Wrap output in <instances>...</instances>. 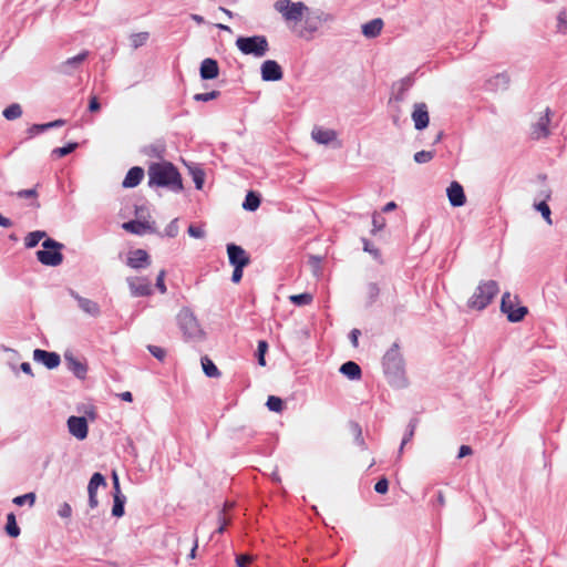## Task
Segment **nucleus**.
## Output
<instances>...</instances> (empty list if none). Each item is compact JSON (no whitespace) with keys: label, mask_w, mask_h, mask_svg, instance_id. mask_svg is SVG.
<instances>
[{"label":"nucleus","mask_w":567,"mask_h":567,"mask_svg":"<svg viewBox=\"0 0 567 567\" xmlns=\"http://www.w3.org/2000/svg\"><path fill=\"white\" fill-rule=\"evenodd\" d=\"M165 152V145L163 143H156L147 145L143 148V153L153 158H163Z\"/></svg>","instance_id":"nucleus-30"},{"label":"nucleus","mask_w":567,"mask_h":567,"mask_svg":"<svg viewBox=\"0 0 567 567\" xmlns=\"http://www.w3.org/2000/svg\"><path fill=\"white\" fill-rule=\"evenodd\" d=\"M267 350H268L267 341H265V340L258 341L257 358H258V363L261 367L266 365L265 354H266Z\"/></svg>","instance_id":"nucleus-46"},{"label":"nucleus","mask_w":567,"mask_h":567,"mask_svg":"<svg viewBox=\"0 0 567 567\" xmlns=\"http://www.w3.org/2000/svg\"><path fill=\"white\" fill-rule=\"evenodd\" d=\"M14 195L18 198H31V199H34V202L31 205L33 207H35V208L40 207V203L37 200V198H38V189H37V187H33V188H30V189H21V190L14 193Z\"/></svg>","instance_id":"nucleus-37"},{"label":"nucleus","mask_w":567,"mask_h":567,"mask_svg":"<svg viewBox=\"0 0 567 567\" xmlns=\"http://www.w3.org/2000/svg\"><path fill=\"white\" fill-rule=\"evenodd\" d=\"M78 147V143H69L65 146L56 147L52 151V155L56 158L64 157Z\"/></svg>","instance_id":"nucleus-43"},{"label":"nucleus","mask_w":567,"mask_h":567,"mask_svg":"<svg viewBox=\"0 0 567 567\" xmlns=\"http://www.w3.org/2000/svg\"><path fill=\"white\" fill-rule=\"evenodd\" d=\"M147 349L152 355H154L159 361H163L166 358V350L161 347L148 346Z\"/></svg>","instance_id":"nucleus-52"},{"label":"nucleus","mask_w":567,"mask_h":567,"mask_svg":"<svg viewBox=\"0 0 567 567\" xmlns=\"http://www.w3.org/2000/svg\"><path fill=\"white\" fill-rule=\"evenodd\" d=\"M236 47L246 55L262 58L269 50V43L265 35L238 37Z\"/></svg>","instance_id":"nucleus-5"},{"label":"nucleus","mask_w":567,"mask_h":567,"mask_svg":"<svg viewBox=\"0 0 567 567\" xmlns=\"http://www.w3.org/2000/svg\"><path fill=\"white\" fill-rule=\"evenodd\" d=\"M187 233L190 237L197 238V239H202L206 235V233L202 226H197V225H193V224L188 226Z\"/></svg>","instance_id":"nucleus-49"},{"label":"nucleus","mask_w":567,"mask_h":567,"mask_svg":"<svg viewBox=\"0 0 567 567\" xmlns=\"http://www.w3.org/2000/svg\"><path fill=\"white\" fill-rule=\"evenodd\" d=\"M100 109H101V104H100L97 97L96 96H92L90 99V103H89V111L90 112H97V111H100Z\"/></svg>","instance_id":"nucleus-62"},{"label":"nucleus","mask_w":567,"mask_h":567,"mask_svg":"<svg viewBox=\"0 0 567 567\" xmlns=\"http://www.w3.org/2000/svg\"><path fill=\"white\" fill-rule=\"evenodd\" d=\"M274 7L282 14L285 20L293 22H299L302 19L303 11L308 9L305 3L291 2L290 0H278Z\"/></svg>","instance_id":"nucleus-8"},{"label":"nucleus","mask_w":567,"mask_h":567,"mask_svg":"<svg viewBox=\"0 0 567 567\" xmlns=\"http://www.w3.org/2000/svg\"><path fill=\"white\" fill-rule=\"evenodd\" d=\"M177 221L178 219L175 218L173 219L165 228V236L167 237H171V238H174L177 236L178 234V225H177Z\"/></svg>","instance_id":"nucleus-51"},{"label":"nucleus","mask_w":567,"mask_h":567,"mask_svg":"<svg viewBox=\"0 0 567 567\" xmlns=\"http://www.w3.org/2000/svg\"><path fill=\"white\" fill-rule=\"evenodd\" d=\"M2 114L7 120L13 121L22 115V107L18 103H12L3 110Z\"/></svg>","instance_id":"nucleus-35"},{"label":"nucleus","mask_w":567,"mask_h":567,"mask_svg":"<svg viewBox=\"0 0 567 567\" xmlns=\"http://www.w3.org/2000/svg\"><path fill=\"white\" fill-rule=\"evenodd\" d=\"M550 110L547 107L545 114L533 125L530 135L534 140H540L549 135Z\"/></svg>","instance_id":"nucleus-15"},{"label":"nucleus","mask_w":567,"mask_h":567,"mask_svg":"<svg viewBox=\"0 0 567 567\" xmlns=\"http://www.w3.org/2000/svg\"><path fill=\"white\" fill-rule=\"evenodd\" d=\"M143 177L144 169L140 166H134L127 172L122 185L125 188L136 187L142 182Z\"/></svg>","instance_id":"nucleus-26"},{"label":"nucleus","mask_w":567,"mask_h":567,"mask_svg":"<svg viewBox=\"0 0 567 567\" xmlns=\"http://www.w3.org/2000/svg\"><path fill=\"white\" fill-rule=\"evenodd\" d=\"M105 477L101 473H94L89 482L87 485V493H89V506L91 508H95L99 505L97 501V488L100 486H105Z\"/></svg>","instance_id":"nucleus-14"},{"label":"nucleus","mask_w":567,"mask_h":567,"mask_svg":"<svg viewBox=\"0 0 567 567\" xmlns=\"http://www.w3.org/2000/svg\"><path fill=\"white\" fill-rule=\"evenodd\" d=\"M360 334H361V331L359 329H352L349 334L350 341L354 348H357L359 344L358 340H359Z\"/></svg>","instance_id":"nucleus-61"},{"label":"nucleus","mask_w":567,"mask_h":567,"mask_svg":"<svg viewBox=\"0 0 567 567\" xmlns=\"http://www.w3.org/2000/svg\"><path fill=\"white\" fill-rule=\"evenodd\" d=\"M557 30L563 33L567 30V17L565 11H560L557 17Z\"/></svg>","instance_id":"nucleus-53"},{"label":"nucleus","mask_w":567,"mask_h":567,"mask_svg":"<svg viewBox=\"0 0 567 567\" xmlns=\"http://www.w3.org/2000/svg\"><path fill=\"white\" fill-rule=\"evenodd\" d=\"M311 136L318 144L322 145H328L337 140L336 131L321 127H315Z\"/></svg>","instance_id":"nucleus-25"},{"label":"nucleus","mask_w":567,"mask_h":567,"mask_svg":"<svg viewBox=\"0 0 567 567\" xmlns=\"http://www.w3.org/2000/svg\"><path fill=\"white\" fill-rule=\"evenodd\" d=\"M412 120L417 131H422L429 125V112L425 103H416L412 112Z\"/></svg>","instance_id":"nucleus-18"},{"label":"nucleus","mask_w":567,"mask_h":567,"mask_svg":"<svg viewBox=\"0 0 567 567\" xmlns=\"http://www.w3.org/2000/svg\"><path fill=\"white\" fill-rule=\"evenodd\" d=\"M312 295L305 292L290 296V301L296 306H307L312 302Z\"/></svg>","instance_id":"nucleus-41"},{"label":"nucleus","mask_w":567,"mask_h":567,"mask_svg":"<svg viewBox=\"0 0 567 567\" xmlns=\"http://www.w3.org/2000/svg\"><path fill=\"white\" fill-rule=\"evenodd\" d=\"M58 514L62 518H69L72 515V508L70 504L63 503L62 505H60Z\"/></svg>","instance_id":"nucleus-56"},{"label":"nucleus","mask_w":567,"mask_h":567,"mask_svg":"<svg viewBox=\"0 0 567 567\" xmlns=\"http://www.w3.org/2000/svg\"><path fill=\"white\" fill-rule=\"evenodd\" d=\"M202 367L204 373L209 378H217L220 374L215 363L208 357L202 358Z\"/></svg>","instance_id":"nucleus-33"},{"label":"nucleus","mask_w":567,"mask_h":567,"mask_svg":"<svg viewBox=\"0 0 567 567\" xmlns=\"http://www.w3.org/2000/svg\"><path fill=\"white\" fill-rule=\"evenodd\" d=\"M339 371L350 380H359L362 375L360 365L354 361L344 362Z\"/></svg>","instance_id":"nucleus-28"},{"label":"nucleus","mask_w":567,"mask_h":567,"mask_svg":"<svg viewBox=\"0 0 567 567\" xmlns=\"http://www.w3.org/2000/svg\"><path fill=\"white\" fill-rule=\"evenodd\" d=\"M380 288L375 282H369L365 287V295L368 299V306H371L379 297Z\"/></svg>","instance_id":"nucleus-39"},{"label":"nucleus","mask_w":567,"mask_h":567,"mask_svg":"<svg viewBox=\"0 0 567 567\" xmlns=\"http://www.w3.org/2000/svg\"><path fill=\"white\" fill-rule=\"evenodd\" d=\"M44 131H47L45 124H33L31 127L28 128V134L30 136H33V135L42 133Z\"/></svg>","instance_id":"nucleus-59"},{"label":"nucleus","mask_w":567,"mask_h":567,"mask_svg":"<svg viewBox=\"0 0 567 567\" xmlns=\"http://www.w3.org/2000/svg\"><path fill=\"white\" fill-rule=\"evenodd\" d=\"M498 292V284L495 280L481 282L473 296L468 299L467 306L472 309L483 310Z\"/></svg>","instance_id":"nucleus-3"},{"label":"nucleus","mask_w":567,"mask_h":567,"mask_svg":"<svg viewBox=\"0 0 567 567\" xmlns=\"http://www.w3.org/2000/svg\"><path fill=\"white\" fill-rule=\"evenodd\" d=\"M351 433L354 435V442L361 450H367V444L362 435V429L359 423L350 422L349 424Z\"/></svg>","instance_id":"nucleus-32"},{"label":"nucleus","mask_w":567,"mask_h":567,"mask_svg":"<svg viewBox=\"0 0 567 567\" xmlns=\"http://www.w3.org/2000/svg\"><path fill=\"white\" fill-rule=\"evenodd\" d=\"M64 360L68 365V369L80 380L85 379L87 367L85 363L78 360L73 353L65 352L64 353Z\"/></svg>","instance_id":"nucleus-20"},{"label":"nucleus","mask_w":567,"mask_h":567,"mask_svg":"<svg viewBox=\"0 0 567 567\" xmlns=\"http://www.w3.org/2000/svg\"><path fill=\"white\" fill-rule=\"evenodd\" d=\"M511 78L507 72L493 75L485 82V89L491 92L505 91L508 89Z\"/></svg>","instance_id":"nucleus-17"},{"label":"nucleus","mask_w":567,"mask_h":567,"mask_svg":"<svg viewBox=\"0 0 567 567\" xmlns=\"http://www.w3.org/2000/svg\"><path fill=\"white\" fill-rule=\"evenodd\" d=\"M45 237L47 233L43 230L31 231L24 238V246L27 248H33L40 243L41 239Z\"/></svg>","instance_id":"nucleus-31"},{"label":"nucleus","mask_w":567,"mask_h":567,"mask_svg":"<svg viewBox=\"0 0 567 567\" xmlns=\"http://www.w3.org/2000/svg\"><path fill=\"white\" fill-rule=\"evenodd\" d=\"M150 256L144 249H135L131 251L127 257V266L133 269L146 268L150 266Z\"/></svg>","instance_id":"nucleus-19"},{"label":"nucleus","mask_w":567,"mask_h":567,"mask_svg":"<svg viewBox=\"0 0 567 567\" xmlns=\"http://www.w3.org/2000/svg\"><path fill=\"white\" fill-rule=\"evenodd\" d=\"M164 278H165V270H161L157 278H156V288L162 292V293H165L166 292V286H165V282H164Z\"/></svg>","instance_id":"nucleus-57"},{"label":"nucleus","mask_w":567,"mask_h":567,"mask_svg":"<svg viewBox=\"0 0 567 567\" xmlns=\"http://www.w3.org/2000/svg\"><path fill=\"white\" fill-rule=\"evenodd\" d=\"M219 66L216 60L207 58L200 63L199 74L203 80H213L218 76Z\"/></svg>","instance_id":"nucleus-24"},{"label":"nucleus","mask_w":567,"mask_h":567,"mask_svg":"<svg viewBox=\"0 0 567 567\" xmlns=\"http://www.w3.org/2000/svg\"><path fill=\"white\" fill-rule=\"evenodd\" d=\"M450 204L453 207H461L465 204L466 197L462 185L457 182H452L446 189Z\"/></svg>","instance_id":"nucleus-21"},{"label":"nucleus","mask_w":567,"mask_h":567,"mask_svg":"<svg viewBox=\"0 0 567 567\" xmlns=\"http://www.w3.org/2000/svg\"><path fill=\"white\" fill-rule=\"evenodd\" d=\"M227 254L229 262L233 266H247L250 261L247 252L238 245L228 244Z\"/></svg>","instance_id":"nucleus-16"},{"label":"nucleus","mask_w":567,"mask_h":567,"mask_svg":"<svg viewBox=\"0 0 567 567\" xmlns=\"http://www.w3.org/2000/svg\"><path fill=\"white\" fill-rule=\"evenodd\" d=\"M251 561V557L249 555H239L236 558V563L238 567H247Z\"/></svg>","instance_id":"nucleus-60"},{"label":"nucleus","mask_w":567,"mask_h":567,"mask_svg":"<svg viewBox=\"0 0 567 567\" xmlns=\"http://www.w3.org/2000/svg\"><path fill=\"white\" fill-rule=\"evenodd\" d=\"M259 205L260 196L252 190L248 192L243 203V208L248 212H255L258 209Z\"/></svg>","instance_id":"nucleus-29"},{"label":"nucleus","mask_w":567,"mask_h":567,"mask_svg":"<svg viewBox=\"0 0 567 567\" xmlns=\"http://www.w3.org/2000/svg\"><path fill=\"white\" fill-rule=\"evenodd\" d=\"M42 247V250L37 251V258L42 265L56 267L62 264L63 255L61 250L64 247L63 244L52 238H45Z\"/></svg>","instance_id":"nucleus-6"},{"label":"nucleus","mask_w":567,"mask_h":567,"mask_svg":"<svg viewBox=\"0 0 567 567\" xmlns=\"http://www.w3.org/2000/svg\"><path fill=\"white\" fill-rule=\"evenodd\" d=\"M133 297H146L152 295L151 280L145 277H130L126 279Z\"/></svg>","instance_id":"nucleus-10"},{"label":"nucleus","mask_w":567,"mask_h":567,"mask_svg":"<svg viewBox=\"0 0 567 567\" xmlns=\"http://www.w3.org/2000/svg\"><path fill=\"white\" fill-rule=\"evenodd\" d=\"M68 429L78 440H84L87 436L89 427L84 416H70L68 419Z\"/></svg>","instance_id":"nucleus-13"},{"label":"nucleus","mask_w":567,"mask_h":567,"mask_svg":"<svg viewBox=\"0 0 567 567\" xmlns=\"http://www.w3.org/2000/svg\"><path fill=\"white\" fill-rule=\"evenodd\" d=\"M177 323L186 341H198L203 339L204 331L196 317L188 308H184L178 312Z\"/></svg>","instance_id":"nucleus-4"},{"label":"nucleus","mask_w":567,"mask_h":567,"mask_svg":"<svg viewBox=\"0 0 567 567\" xmlns=\"http://www.w3.org/2000/svg\"><path fill=\"white\" fill-rule=\"evenodd\" d=\"M435 156V151H420L414 154V161L417 164H426Z\"/></svg>","instance_id":"nucleus-42"},{"label":"nucleus","mask_w":567,"mask_h":567,"mask_svg":"<svg viewBox=\"0 0 567 567\" xmlns=\"http://www.w3.org/2000/svg\"><path fill=\"white\" fill-rule=\"evenodd\" d=\"M147 174L150 187H166L174 193L183 190L182 176L169 162L152 163L148 166Z\"/></svg>","instance_id":"nucleus-1"},{"label":"nucleus","mask_w":567,"mask_h":567,"mask_svg":"<svg viewBox=\"0 0 567 567\" xmlns=\"http://www.w3.org/2000/svg\"><path fill=\"white\" fill-rule=\"evenodd\" d=\"M89 51H82L75 56L69 58L56 66V71L63 75H72L80 70L83 62L87 59Z\"/></svg>","instance_id":"nucleus-9"},{"label":"nucleus","mask_w":567,"mask_h":567,"mask_svg":"<svg viewBox=\"0 0 567 567\" xmlns=\"http://www.w3.org/2000/svg\"><path fill=\"white\" fill-rule=\"evenodd\" d=\"M70 293L78 301V305L83 312H85L92 317L100 316V313H101L100 306L95 301L84 298V297H81L74 290H71Z\"/></svg>","instance_id":"nucleus-22"},{"label":"nucleus","mask_w":567,"mask_h":567,"mask_svg":"<svg viewBox=\"0 0 567 567\" xmlns=\"http://www.w3.org/2000/svg\"><path fill=\"white\" fill-rule=\"evenodd\" d=\"M246 266H234V271H233V276H231V280L233 282H239L241 277H243V269L245 268Z\"/></svg>","instance_id":"nucleus-58"},{"label":"nucleus","mask_w":567,"mask_h":567,"mask_svg":"<svg viewBox=\"0 0 567 567\" xmlns=\"http://www.w3.org/2000/svg\"><path fill=\"white\" fill-rule=\"evenodd\" d=\"M122 227L132 234L135 235H144L145 233H156V228L154 227V223L148 221H140V220H130L122 225Z\"/></svg>","instance_id":"nucleus-23"},{"label":"nucleus","mask_w":567,"mask_h":567,"mask_svg":"<svg viewBox=\"0 0 567 567\" xmlns=\"http://www.w3.org/2000/svg\"><path fill=\"white\" fill-rule=\"evenodd\" d=\"M412 83H413V81L409 76L404 78L400 81V89H399L398 96H396L398 100L403 99L405 91H408L411 87Z\"/></svg>","instance_id":"nucleus-50"},{"label":"nucleus","mask_w":567,"mask_h":567,"mask_svg":"<svg viewBox=\"0 0 567 567\" xmlns=\"http://www.w3.org/2000/svg\"><path fill=\"white\" fill-rule=\"evenodd\" d=\"M416 424H417V420L416 419H412L408 425V430L404 434V437L402 440V443H401V446H400V450H399V454L401 455L402 452H403V447L404 445L413 437L414 435V431L416 429Z\"/></svg>","instance_id":"nucleus-40"},{"label":"nucleus","mask_w":567,"mask_h":567,"mask_svg":"<svg viewBox=\"0 0 567 567\" xmlns=\"http://www.w3.org/2000/svg\"><path fill=\"white\" fill-rule=\"evenodd\" d=\"M362 244H363V250L365 252L371 254L374 258H379L380 257L379 249L374 248L367 238H362Z\"/></svg>","instance_id":"nucleus-55"},{"label":"nucleus","mask_w":567,"mask_h":567,"mask_svg":"<svg viewBox=\"0 0 567 567\" xmlns=\"http://www.w3.org/2000/svg\"><path fill=\"white\" fill-rule=\"evenodd\" d=\"M260 72L261 79L266 82H276L284 78L282 69L275 60L264 61L260 68Z\"/></svg>","instance_id":"nucleus-11"},{"label":"nucleus","mask_w":567,"mask_h":567,"mask_svg":"<svg viewBox=\"0 0 567 567\" xmlns=\"http://www.w3.org/2000/svg\"><path fill=\"white\" fill-rule=\"evenodd\" d=\"M472 453H473V450H472L471 446H468V445H461V447L458 450L457 457L462 458V457L471 455Z\"/></svg>","instance_id":"nucleus-64"},{"label":"nucleus","mask_w":567,"mask_h":567,"mask_svg":"<svg viewBox=\"0 0 567 567\" xmlns=\"http://www.w3.org/2000/svg\"><path fill=\"white\" fill-rule=\"evenodd\" d=\"M389 489V481L385 477L380 478L375 485L374 491L379 494H385Z\"/></svg>","instance_id":"nucleus-54"},{"label":"nucleus","mask_w":567,"mask_h":567,"mask_svg":"<svg viewBox=\"0 0 567 567\" xmlns=\"http://www.w3.org/2000/svg\"><path fill=\"white\" fill-rule=\"evenodd\" d=\"M219 95H220V92L214 90V91H210L207 93H197L194 95V100L197 102H208V101L217 99Z\"/></svg>","instance_id":"nucleus-48"},{"label":"nucleus","mask_w":567,"mask_h":567,"mask_svg":"<svg viewBox=\"0 0 567 567\" xmlns=\"http://www.w3.org/2000/svg\"><path fill=\"white\" fill-rule=\"evenodd\" d=\"M266 405L272 412H281L284 409V401L279 396L270 395Z\"/></svg>","instance_id":"nucleus-44"},{"label":"nucleus","mask_w":567,"mask_h":567,"mask_svg":"<svg viewBox=\"0 0 567 567\" xmlns=\"http://www.w3.org/2000/svg\"><path fill=\"white\" fill-rule=\"evenodd\" d=\"M193 177H194V183L196 185V188L200 189L203 187V184H204V174H203V172L194 173Z\"/></svg>","instance_id":"nucleus-63"},{"label":"nucleus","mask_w":567,"mask_h":567,"mask_svg":"<svg viewBox=\"0 0 567 567\" xmlns=\"http://www.w3.org/2000/svg\"><path fill=\"white\" fill-rule=\"evenodd\" d=\"M383 370L391 384L395 386H403L405 384L404 360L396 342L392 344L383 357Z\"/></svg>","instance_id":"nucleus-2"},{"label":"nucleus","mask_w":567,"mask_h":567,"mask_svg":"<svg viewBox=\"0 0 567 567\" xmlns=\"http://www.w3.org/2000/svg\"><path fill=\"white\" fill-rule=\"evenodd\" d=\"M150 38L148 32H138L134 33L130 37L131 47L133 49H138L140 47L144 45Z\"/></svg>","instance_id":"nucleus-38"},{"label":"nucleus","mask_w":567,"mask_h":567,"mask_svg":"<svg viewBox=\"0 0 567 567\" xmlns=\"http://www.w3.org/2000/svg\"><path fill=\"white\" fill-rule=\"evenodd\" d=\"M33 360L42 363L45 368L53 370L61 363V358L56 352H49L42 349H35L33 351Z\"/></svg>","instance_id":"nucleus-12"},{"label":"nucleus","mask_w":567,"mask_h":567,"mask_svg":"<svg viewBox=\"0 0 567 567\" xmlns=\"http://www.w3.org/2000/svg\"><path fill=\"white\" fill-rule=\"evenodd\" d=\"M535 209L538 210L542 216L544 217V219L550 225L551 224V218H550V208L549 206L547 205V203L545 200L538 203V204H535Z\"/></svg>","instance_id":"nucleus-47"},{"label":"nucleus","mask_w":567,"mask_h":567,"mask_svg":"<svg viewBox=\"0 0 567 567\" xmlns=\"http://www.w3.org/2000/svg\"><path fill=\"white\" fill-rule=\"evenodd\" d=\"M383 20L381 18L372 19L362 24V34L368 39L377 38L383 29Z\"/></svg>","instance_id":"nucleus-27"},{"label":"nucleus","mask_w":567,"mask_h":567,"mask_svg":"<svg viewBox=\"0 0 567 567\" xmlns=\"http://www.w3.org/2000/svg\"><path fill=\"white\" fill-rule=\"evenodd\" d=\"M35 502V494L30 492L20 496H17L13 498V503L18 506H22L25 503H28L30 506H32Z\"/></svg>","instance_id":"nucleus-45"},{"label":"nucleus","mask_w":567,"mask_h":567,"mask_svg":"<svg viewBox=\"0 0 567 567\" xmlns=\"http://www.w3.org/2000/svg\"><path fill=\"white\" fill-rule=\"evenodd\" d=\"M517 301V296L512 297L509 292H505L502 297L501 310L507 315V319L511 322L522 321L528 312L524 306L516 307Z\"/></svg>","instance_id":"nucleus-7"},{"label":"nucleus","mask_w":567,"mask_h":567,"mask_svg":"<svg viewBox=\"0 0 567 567\" xmlns=\"http://www.w3.org/2000/svg\"><path fill=\"white\" fill-rule=\"evenodd\" d=\"M6 532L10 537H18L20 535V528L17 524L16 516L13 513L7 515Z\"/></svg>","instance_id":"nucleus-34"},{"label":"nucleus","mask_w":567,"mask_h":567,"mask_svg":"<svg viewBox=\"0 0 567 567\" xmlns=\"http://www.w3.org/2000/svg\"><path fill=\"white\" fill-rule=\"evenodd\" d=\"M125 502H126L125 496L113 495V508H112L113 516L122 517L124 515Z\"/></svg>","instance_id":"nucleus-36"}]
</instances>
